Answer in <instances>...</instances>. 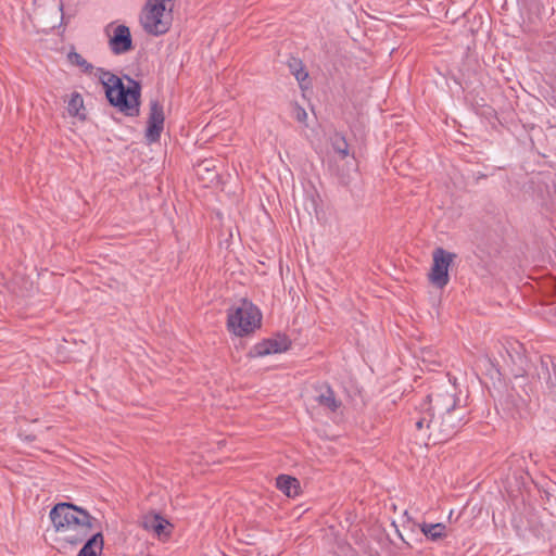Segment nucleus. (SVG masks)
<instances>
[{
    "label": "nucleus",
    "instance_id": "1",
    "mask_svg": "<svg viewBox=\"0 0 556 556\" xmlns=\"http://www.w3.org/2000/svg\"><path fill=\"white\" fill-rule=\"evenodd\" d=\"M431 393L410 416L420 444H438L451 439L464 424L465 409L458 405L455 387Z\"/></svg>",
    "mask_w": 556,
    "mask_h": 556
},
{
    "label": "nucleus",
    "instance_id": "2",
    "mask_svg": "<svg viewBox=\"0 0 556 556\" xmlns=\"http://www.w3.org/2000/svg\"><path fill=\"white\" fill-rule=\"evenodd\" d=\"M72 64L77 65L83 73L98 78L102 84L109 102L118 108L119 111L129 116H136L139 113L140 85L136 80L128 78L126 87L122 79L116 75L94 67L80 54L72 51Z\"/></svg>",
    "mask_w": 556,
    "mask_h": 556
},
{
    "label": "nucleus",
    "instance_id": "3",
    "mask_svg": "<svg viewBox=\"0 0 556 556\" xmlns=\"http://www.w3.org/2000/svg\"><path fill=\"white\" fill-rule=\"evenodd\" d=\"M96 519L84 508L72 503V544L87 540L77 556H100L103 549L101 532H93Z\"/></svg>",
    "mask_w": 556,
    "mask_h": 556
},
{
    "label": "nucleus",
    "instance_id": "4",
    "mask_svg": "<svg viewBox=\"0 0 556 556\" xmlns=\"http://www.w3.org/2000/svg\"><path fill=\"white\" fill-rule=\"evenodd\" d=\"M172 0H148L140 16V24L152 36L166 34L172 25Z\"/></svg>",
    "mask_w": 556,
    "mask_h": 556
},
{
    "label": "nucleus",
    "instance_id": "5",
    "mask_svg": "<svg viewBox=\"0 0 556 556\" xmlns=\"http://www.w3.org/2000/svg\"><path fill=\"white\" fill-rule=\"evenodd\" d=\"M262 314L250 301L242 300L238 305L229 308L227 327L235 336L243 337L261 327Z\"/></svg>",
    "mask_w": 556,
    "mask_h": 556
},
{
    "label": "nucleus",
    "instance_id": "6",
    "mask_svg": "<svg viewBox=\"0 0 556 556\" xmlns=\"http://www.w3.org/2000/svg\"><path fill=\"white\" fill-rule=\"evenodd\" d=\"M455 257V253L448 252L443 248L434 249L432 253V266L428 275L429 281L433 286L442 289L448 283V268Z\"/></svg>",
    "mask_w": 556,
    "mask_h": 556
},
{
    "label": "nucleus",
    "instance_id": "7",
    "mask_svg": "<svg viewBox=\"0 0 556 556\" xmlns=\"http://www.w3.org/2000/svg\"><path fill=\"white\" fill-rule=\"evenodd\" d=\"M164 121L163 105L157 100H152L150 102L148 128L146 131V138L149 142L159 141L164 128Z\"/></svg>",
    "mask_w": 556,
    "mask_h": 556
},
{
    "label": "nucleus",
    "instance_id": "8",
    "mask_svg": "<svg viewBox=\"0 0 556 556\" xmlns=\"http://www.w3.org/2000/svg\"><path fill=\"white\" fill-rule=\"evenodd\" d=\"M290 340L286 336H278L273 339L264 340L257 343L253 349L254 356H266L286 352L290 348Z\"/></svg>",
    "mask_w": 556,
    "mask_h": 556
},
{
    "label": "nucleus",
    "instance_id": "9",
    "mask_svg": "<svg viewBox=\"0 0 556 556\" xmlns=\"http://www.w3.org/2000/svg\"><path fill=\"white\" fill-rule=\"evenodd\" d=\"M110 49L115 54H122L132 49V40L129 27L118 25L114 28V34L109 40Z\"/></svg>",
    "mask_w": 556,
    "mask_h": 556
},
{
    "label": "nucleus",
    "instance_id": "10",
    "mask_svg": "<svg viewBox=\"0 0 556 556\" xmlns=\"http://www.w3.org/2000/svg\"><path fill=\"white\" fill-rule=\"evenodd\" d=\"M50 519L55 534L65 533L70 527V502L56 504L50 511Z\"/></svg>",
    "mask_w": 556,
    "mask_h": 556
},
{
    "label": "nucleus",
    "instance_id": "11",
    "mask_svg": "<svg viewBox=\"0 0 556 556\" xmlns=\"http://www.w3.org/2000/svg\"><path fill=\"white\" fill-rule=\"evenodd\" d=\"M142 527L148 531H152L159 539L169 535L168 528L170 523L160 515L146 516L142 520Z\"/></svg>",
    "mask_w": 556,
    "mask_h": 556
},
{
    "label": "nucleus",
    "instance_id": "12",
    "mask_svg": "<svg viewBox=\"0 0 556 556\" xmlns=\"http://www.w3.org/2000/svg\"><path fill=\"white\" fill-rule=\"evenodd\" d=\"M276 486L288 497H295L300 492V483L298 479L287 475H280L277 477Z\"/></svg>",
    "mask_w": 556,
    "mask_h": 556
},
{
    "label": "nucleus",
    "instance_id": "13",
    "mask_svg": "<svg viewBox=\"0 0 556 556\" xmlns=\"http://www.w3.org/2000/svg\"><path fill=\"white\" fill-rule=\"evenodd\" d=\"M421 532L431 541H438L446 536V527L444 523H422Z\"/></svg>",
    "mask_w": 556,
    "mask_h": 556
},
{
    "label": "nucleus",
    "instance_id": "14",
    "mask_svg": "<svg viewBox=\"0 0 556 556\" xmlns=\"http://www.w3.org/2000/svg\"><path fill=\"white\" fill-rule=\"evenodd\" d=\"M316 400L321 406L331 412H336L341 405V402L337 400L334 392L329 387L323 389Z\"/></svg>",
    "mask_w": 556,
    "mask_h": 556
},
{
    "label": "nucleus",
    "instance_id": "15",
    "mask_svg": "<svg viewBox=\"0 0 556 556\" xmlns=\"http://www.w3.org/2000/svg\"><path fill=\"white\" fill-rule=\"evenodd\" d=\"M331 146L334 152L341 157L345 159L349 155V144L344 137L339 134H336L331 138Z\"/></svg>",
    "mask_w": 556,
    "mask_h": 556
},
{
    "label": "nucleus",
    "instance_id": "16",
    "mask_svg": "<svg viewBox=\"0 0 556 556\" xmlns=\"http://www.w3.org/2000/svg\"><path fill=\"white\" fill-rule=\"evenodd\" d=\"M289 68L299 83L307 79L308 73L305 71L301 60L292 58L289 61Z\"/></svg>",
    "mask_w": 556,
    "mask_h": 556
},
{
    "label": "nucleus",
    "instance_id": "17",
    "mask_svg": "<svg viewBox=\"0 0 556 556\" xmlns=\"http://www.w3.org/2000/svg\"><path fill=\"white\" fill-rule=\"evenodd\" d=\"M72 115L77 116L81 121L86 118V112L83 106V98L78 93H72Z\"/></svg>",
    "mask_w": 556,
    "mask_h": 556
},
{
    "label": "nucleus",
    "instance_id": "18",
    "mask_svg": "<svg viewBox=\"0 0 556 556\" xmlns=\"http://www.w3.org/2000/svg\"><path fill=\"white\" fill-rule=\"evenodd\" d=\"M293 114H294V118L300 123H305L307 119L306 111L300 105L294 106Z\"/></svg>",
    "mask_w": 556,
    "mask_h": 556
}]
</instances>
